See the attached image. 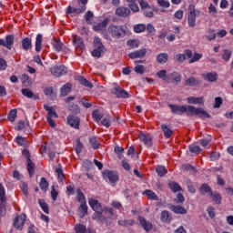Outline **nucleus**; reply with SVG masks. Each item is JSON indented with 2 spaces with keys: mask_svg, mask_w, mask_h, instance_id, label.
I'll use <instances>...</instances> for the list:
<instances>
[{
  "mask_svg": "<svg viewBox=\"0 0 233 233\" xmlns=\"http://www.w3.org/2000/svg\"><path fill=\"white\" fill-rule=\"evenodd\" d=\"M88 203L91 208L95 211V214L92 216V219L100 225L108 227V225L111 224L110 219H112V216H114V209L110 208H103L101 203L94 198H89Z\"/></svg>",
  "mask_w": 233,
  "mask_h": 233,
  "instance_id": "nucleus-1",
  "label": "nucleus"
},
{
  "mask_svg": "<svg viewBox=\"0 0 233 233\" xmlns=\"http://www.w3.org/2000/svg\"><path fill=\"white\" fill-rule=\"evenodd\" d=\"M172 114L177 116H183L187 113V116H198L200 119L210 118V114H208L203 107H195L194 106H177L174 104L168 105Z\"/></svg>",
  "mask_w": 233,
  "mask_h": 233,
  "instance_id": "nucleus-2",
  "label": "nucleus"
},
{
  "mask_svg": "<svg viewBox=\"0 0 233 233\" xmlns=\"http://www.w3.org/2000/svg\"><path fill=\"white\" fill-rule=\"evenodd\" d=\"M108 32L112 37H123L127 34V29H125L124 25H111L108 26Z\"/></svg>",
  "mask_w": 233,
  "mask_h": 233,
  "instance_id": "nucleus-3",
  "label": "nucleus"
},
{
  "mask_svg": "<svg viewBox=\"0 0 233 233\" xmlns=\"http://www.w3.org/2000/svg\"><path fill=\"white\" fill-rule=\"evenodd\" d=\"M5 191V187L3 184H0V217L5 218L6 216V197Z\"/></svg>",
  "mask_w": 233,
  "mask_h": 233,
  "instance_id": "nucleus-4",
  "label": "nucleus"
},
{
  "mask_svg": "<svg viewBox=\"0 0 233 233\" xmlns=\"http://www.w3.org/2000/svg\"><path fill=\"white\" fill-rule=\"evenodd\" d=\"M139 5L142 10L144 11V15H146V17H152L154 15V12H157V8L151 7L150 5H148V2L147 1H140Z\"/></svg>",
  "mask_w": 233,
  "mask_h": 233,
  "instance_id": "nucleus-5",
  "label": "nucleus"
},
{
  "mask_svg": "<svg viewBox=\"0 0 233 233\" xmlns=\"http://www.w3.org/2000/svg\"><path fill=\"white\" fill-rule=\"evenodd\" d=\"M50 72L55 77H61V76L66 75L68 69L65 66H55L50 68Z\"/></svg>",
  "mask_w": 233,
  "mask_h": 233,
  "instance_id": "nucleus-6",
  "label": "nucleus"
},
{
  "mask_svg": "<svg viewBox=\"0 0 233 233\" xmlns=\"http://www.w3.org/2000/svg\"><path fill=\"white\" fill-rule=\"evenodd\" d=\"M111 94L116 96V97H117L118 99H127V98L130 97V95L127 92V90H125L119 86L114 87L111 90Z\"/></svg>",
  "mask_w": 233,
  "mask_h": 233,
  "instance_id": "nucleus-7",
  "label": "nucleus"
},
{
  "mask_svg": "<svg viewBox=\"0 0 233 233\" xmlns=\"http://www.w3.org/2000/svg\"><path fill=\"white\" fill-rule=\"evenodd\" d=\"M181 79H183L181 74L173 71L171 74L167 75V78H165L164 81L166 83H170V81H172L175 85H177L181 82Z\"/></svg>",
  "mask_w": 233,
  "mask_h": 233,
  "instance_id": "nucleus-8",
  "label": "nucleus"
},
{
  "mask_svg": "<svg viewBox=\"0 0 233 233\" xmlns=\"http://www.w3.org/2000/svg\"><path fill=\"white\" fill-rule=\"evenodd\" d=\"M185 54L187 57V59H189V63H197V61H199V59H201V57H203L202 54L199 53H194L192 54V51L190 49L185 50Z\"/></svg>",
  "mask_w": 233,
  "mask_h": 233,
  "instance_id": "nucleus-9",
  "label": "nucleus"
},
{
  "mask_svg": "<svg viewBox=\"0 0 233 233\" xmlns=\"http://www.w3.org/2000/svg\"><path fill=\"white\" fill-rule=\"evenodd\" d=\"M14 35H8L5 39H0V46H5L8 50H12V45H14Z\"/></svg>",
  "mask_w": 233,
  "mask_h": 233,
  "instance_id": "nucleus-10",
  "label": "nucleus"
},
{
  "mask_svg": "<svg viewBox=\"0 0 233 233\" xmlns=\"http://www.w3.org/2000/svg\"><path fill=\"white\" fill-rule=\"evenodd\" d=\"M139 139L141 143H144V145L147 147V148H152V136L140 132Z\"/></svg>",
  "mask_w": 233,
  "mask_h": 233,
  "instance_id": "nucleus-11",
  "label": "nucleus"
},
{
  "mask_svg": "<svg viewBox=\"0 0 233 233\" xmlns=\"http://www.w3.org/2000/svg\"><path fill=\"white\" fill-rule=\"evenodd\" d=\"M25 222H26V215L22 214L18 217H15L14 221V226L15 227V228H18L19 230H21V228H23V226L25 225Z\"/></svg>",
  "mask_w": 233,
  "mask_h": 233,
  "instance_id": "nucleus-12",
  "label": "nucleus"
},
{
  "mask_svg": "<svg viewBox=\"0 0 233 233\" xmlns=\"http://www.w3.org/2000/svg\"><path fill=\"white\" fill-rule=\"evenodd\" d=\"M67 123L72 128L79 129L80 120L79 117L74 115H70L67 116Z\"/></svg>",
  "mask_w": 233,
  "mask_h": 233,
  "instance_id": "nucleus-13",
  "label": "nucleus"
},
{
  "mask_svg": "<svg viewBox=\"0 0 233 233\" xmlns=\"http://www.w3.org/2000/svg\"><path fill=\"white\" fill-rule=\"evenodd\" d=\"M104 176L109 179L111 183H116V181H118L119 177L117 176V173L116 171L108 170L106 169L104 171Z\"/></svg>",
  "mask_w": 233,
  "mask_h": 233,
  "instance_id": "nucleus-14",
  "label": "nucleus"
},
{
  "mask_svg": "<svg viewBox=\"0 0 233 233\" xmlns=\"http://www.w3.org/2000/svg\"><path fill=\"white\" fill-rule=\"evenodd\" d=\"M145 56H147V50L145 48L128 54L130 59H137L139 57H145Z\"/></svg>",
  "mask_w": 233,
  "mask_h": 233,
  "instance_id": "nucleus-15",
  "label": "nucleus"
},
{
  "mask_svg": "<svg viewBox=\"0 0 233 233\" xmlns=\"http://www.w3.org/2000/svg\"><path fill=\"white\" fill-rule=\"evenodd\" d=\"M88 215V206H86V202H82L78 208V216L81 219L85 218V216Z\"/></svg>",
  "mask_w": 233,
  "mask_h": 233,
  "instance_id": "nucleus-16",
  "label": "nucleus"
},
{
  "mask_svg": "<svg viewBox=\"0 0 233 233\" xmlns=\"http://www.w3.org/2000/svg\"><path fill=\"white\" fill-rule=\"evenodd\" d=\"M116 15H118V17H127V15H130V9H128V7L120 6L116 10Z\"/></svg>",
  "mask_w": 233,
  "mask_h": 233,
  "instance_id": "nucleus-17",
  "label": "nucleus"
},
{
  "mask_svg": "<svg viewBox=\"0 0 233 233\" xmlns=\"http://www.w3.org/2000/svg\"><path fill=\"white\" fill-rule=\"evenodd\" d=\"M72 92V84L66 83L60 88V96L62 97H66L67 95Z\"/></svg>",
  "mask_w": 233,
  "mask_h": 233,
  "instance_id": "nucleus-18",
  "label": "nucleus"
},
{
  "mask_svg": "<svg viewBox=\"0 0 233 233\" xmlns=\"http://www.w3.org/2000/svg\"><path fill=\"white\" fill-rule=\"evenodd\" d=\"M199 192L201 196H210L212 194V187H209L208 184L204 183L199 187Z\"/></svg>",
  "mask_w": 233,
  "mask_h": 233,
  "instance_id": "nucleus-19",
  "label": "nucleus"
},
{
  "mask_svg": "<svg viewBox=\"0 0 233 233\" xmlns=\"http://www.w3.org/2000/svg\"><path fill=\"white\" fill-rule=\"evenodd\" d=\"M202 77L205 81L208 83H216L218 81V73H208L202 75Z\"/></svg>",
  "mask_w": 233,
  "mask_h": 233,
  "instance_id": "nucleus-20",
  "label": "nucleus"
},
{
  "mask_svg": "<svg viewBox=\"0 0 233 233\" xmlns=\"http://www.w3.org/2000/svg\"><path fill=\"white\" fill-rule=\"evenodd\" d=\"M21 93L28 99H34L35 101L39 99V96H37L35 94H34V92H32V90L28 88L21 89Z\"/></svg>",
  "mask_w": 233,
  "mask_h": 233,
  "instance_id": "nucleus-21",
  "label": "nucleus"
},
{
  "mask_svg": "<svg viewBox=\"0 0 233 233\" xmlns=\"http://www.w3.org/2000/svg\"><path fill=\"white\" fill-rule=\"evenodd\" d=\"M187 103H189V105H205L203 96H198V97L189 96L187 97Z\"/></svg>",
  "mask_w": 233,
  "mask_h": 233,
  "instance_id": "nucleus-22",
  "label": "nucleus"
},
{
  "mask_svg": "<svg viewBox=\"0 0 233 233\" xmlns=\"http://www.w3.org/2000/svg\"><path fill=\"white\" fill-rule=\"evenodd\" d=\"M140 225L143 227L144 230L147 232H150L152 230V223L147 221V219L143 217L139 218Z\"/></svg>",
  "mask_w": 233,
  "mask_h": 233,
  "instance_id": "nucleus-23",
  "label": "nucleus"
},
{
  "mask_svg": "<svg viewBox=\"0 0 233 233\" xmlns=\"http://www.w3.org/2000/svg\"><path fill=\"white\" fill-rule=\"evenodd\" d=\"M67 110H69V112H72V114H74L75 116H77V114H81V107H79V106L77 104H69L66 106Z\"/></svg>",
  "mask_w": 233,
  "mask_h": 233,
  "instance_id": "nucleus-24",
  "label": "nucleus"
},
{
  "mask_svg": "<svg viewBox=\"0 0 233 233\" xmlns=\"http://www.w3.org/2000/svg\"><path fill=\"white\" fill-rule=\"evenodd\" d=\"M160 219L163 223H170V221H172V214L167 210H163L161 212Z\"/></svg>",
  "mask_w": 233,
  "mask_h": 233,
  "instance_id": "nucleus-25",
  "label": "nucleus"
},
{
  "mask_svg": "<svg viewBox=\"0 0 233 233\" xmlns=\"http://www.w3.org/2000/svg\"><path fill=\"white\" fill-rule=\"evenodd\" d=\"M26 167H27L28 174L30 177H32V176L35 174V164H34V161H32V159L28 158V161L26 162Z\"/></svg>",
  "mask_w": 233,
  "mask_h": 233,
  "instance_id": "nucleus-26",
  "label": "nucleus"
},
{
  "mask_svg": "<svg viewBox=\"0 0 233 233\" xmlns=\"http://www.w3.org/2000/svg\"><path fill=\"white\" fill-rule=\"evenodd\" d=\"M170 210H172V212H174L175 214H181V215H185L187 212V208H183L182 206H174V205L170 207Z\"/></svg>",
  "mask_w": 233,
  "mask_h": 233,
  "instance_id": "nucleus-27",
  "label": "nucleus"
},
{
  "mask_svg": "<svg viewBox=\"0 0 233 233\" xmlns=\"http://www.w3.org/2000/svg\"><path fill=\"white\" fill-rule=\"evenodd\" d=\"M66 14H71L73 15H76V14H83L85 13V8L83 9H77V7H74L72 5H69L66 10Z\"/></svg>",
  "mask_w": 233,
  "mask_h": 233,
  "instance_id": "nucleus-28",
  "label": "nucleus"
},
{
  "mask_svg": "<svg viewBox=\"0 0 233 233\" xmlns=\"http://www.w3.org/2000/svg\"><path fill=\"white\" fill-rule=\"evenodd\" d=\"M45 110L47 112V117H58L57 113H56V109H54L53 106H50L48 105L44 106Z\"/></svg>",
  "mask_w": 233,
  "mask_h": 233,
  "instance_id": "nucleus-29",
  "label": "nucleus"
},
{
  "mask_svg": "<svg viewBox=\"0 0 233 233\" xmlns=\"http://www.w3.org/2000/svg\"><path fill=\"white\" fill-rule=\"evenodd\" d=\"M185 83L187 86H198V85L201 84V82H199V80L194 76L187 78Z\"/></svg>",
  "mask_w": 233,
  "mask_h": 233,
  "instance_id": "nucleus-30",
  "label": "nucleus"
},
{
  "mask_svg": "<svg viewBox=\"0 0 233 233\" xmlns=\"http://www.w3.org/2000/svg\"><path fill=\"white\" fill-rule=\"evenodd\" d=\"M73 43L77 48H84L85 46V44L83 43V38H81V36L79 35H73Z\"/></svg>",
  "mask_w": 233,
  "mask_h": 233,
  "instance_id": "nucleus-31",
  "label": "nucleus"
},
{
  "mask_svg": "<svg viewBox=\"0 0 233 233\" xmlns=\"http://www.w3.org/2000/svg\"><path fill=\"white\" fill-rule=\"evenodd\" d=\"M209 198L212 199V201L214 203H216L217 205H221V194L218 193V192H212L211 191V194L209 195Z\"/></svg>",
  "mask_w": 233,
  "mask_h": 233,
  "instance_id": "nucleus-32",
  "label": "nucleus"
},
{
  "mask_svg": "<svg viewBox=\"0 0 233 233\" xmlns=\"http://www.w3.org/2000/svg\"><path fill=\"white\" fill-rule=\"evenodd\" d=\"M157 61L159 65H165L167 61H168V54L167 53H160L157 56Z\"/></svg>",
  "mask_w": 233,
  "mask_h": 233,
  "instance_id": "nucleus-33",
  "label": "nucleus"
},
{
  "mask_svg": "<svg viewBox=\"0 0 233 233\" xmlns=\"http://www.w3.org/2000/svg\"><path fill=\"white\" fill-rule=\"evenodd\" d=\"M144 196H147L149 199H152L153 201H159V198L157 197V195H156V193H154V191L150 190V189H147L143 192Z\"/></svg>",
  "mask_w": 233,
  "mask_h": 233,
  "instance_id": "nucleus-34",
  "label": "nucleus"
},
{
  "mask_svg": "<svg viewBox=\"0 0 233 233\" xmlns=\"http://www.w3.org/2000/svg\"><path fill=\"white\" fill-rule=\"evenodd\" d=\"M22 48L28 51L32 48V38L25 37L22 40Z\"/></svg>",
  "mask_w": 233,
  "mask_h": 233,
  "instance_id": "nucleus-35",
  "label": "nucleus"
},
{
  "mask_svg": "<svg viewBox=\"0 0 233 233\" xmlns=\"http://www.w3.org/2000/svg\"><path fill=\"white\" fill-rule=\"evenodd\" d=\"M52 45L56 52H61V50H63V46H65V44H63V42L57 40L56 38L53 39Z\"/></svg>",
  "mask_w": 233,
  "mask_h": 233,
  "instance_id": "nucleus-36",
  "label": "nucleus"
},
{
  "mask_svg": "<svg viewBox=\"0 0 233 233\" xmlns=\"http://www.w3.org/2000/svg\"><path fill=\"white\" fill-rule=\"evenodd\" d=\"M78 82L80 85H83V86H86V88H94V85L92 82L86 80L84 76H79L78 77Z\"/></svg>",
  "mask_w": 233,
  "mask_h": 233,
  "instance_id": "nucleus-37",
  "label": "nucleus"
},
{
  "mask_svg": "<svg viewBox=\"0 0 233 233\" xmlns=\"http://www.w3.org/2000/svg\"><path fill=\"white\" fill-rule=\"evenodd\" d=\"M43 45V35L38 34L35 40V52H41V46Z\"/></svg>",
  "mask_w": 233,
  "mask_h": 233,
  "instance_id": "nucleus-38",
  "label": "nucleus"
},
{
  "mask_svg": "<svg viewBox=\"0 0 233 233\" xmlns=\"http://www.w3.org/2000/svg\"><path fill=\"white\" fill-rule=\"evenodd\" d=\"M186 185L187 187V190L190 194H196V187H194V183H192V180L190 178H186Z\"/></svg>",
  "mask_w": 233,
  "mask_h": 233,
  "instance_id": "nucleus-39",
  "label": "nucleus"
},
{
  "mask_svg": "<svg viewBox=\"0 0 233 233\" xmlns=\"http://www.w3.org/2000/svg\"><path fill=\"white\" fill-rule=\"evenodd\" d=\"M161 130L164 133V137H167V139H168V137H170L172 136V129H170V127H167V125L163 124L161 126Z\"/></svg>",
  "mask_w": 233,
  "mask_h": 233,
  "instance_id": "nucleus-40",
  "label": "nucleus"
},
{
  "mask_svg": "<svg viewBox=\"0 0 233 233\" xmlns=\"http://www.w3.org/2000/svg\"><path fill=\"white\" fill-rule=\"evenodd\" d=\"M180 168L184 172H195V173L198 172L196 167H194V166H192L190 164H183Z\"/></svg>",
  "mask_w": 233,
  "mask_h": 233,
  "instance_id": "nucleus-41",
  "label": "nucleus"
},
{
  "mask_svg": "<svg viewBox=\"0 0 233 233\" xmlns=\"http://www.w3.org/2000/svg\"><path fill=\"white\" fill-rule=\"evenodd\" d=\"M106 25H108V20L105 19L102 22L98 23L96 25L94 26V30L96 32H99V30H103L104 28H106Z\"/></svg>",
  "mask_w": 233,
  "mask_h": 233,
  "instance_id": "nucleus-42",
  "label": "nucleus"
},
{
  "mask_svg": "<svg viewBox=\"0 0 233 233\" xmlns=\"http://www.w3.org/2000/svg\"><path fill=\"white\" fill-rule=\"evenodd\" d=\"M168 187L170 190H172V192H179L183 190V188H181V186H179L177 182H169Z\"/></svg>",
  "mask_w": 233,
  "mask_h": 233,
  "instance_id": "nucleus-43",
  "label": "nucleus"
},
{
  "mask_svg": "<svg viewBox=\"0 0 233 233\" xmlns=\"http://www.w3.org/2000/svg\"><path fill=\"white\" fill-rule=\"evenodd\" d=\"M76 233H88V229H86V227L83 224H77L75 227Z\"/></svg>",
  "mask_w": 233,
  "mask_h": 233,
  "instance_id": "nucleus-44",
  "label": "nucleus"
},
{
  "mask_svg": "<svg viewBox=\"0 0 233 233\" xmlns=\"http://www.w3.org/2000/svg\"><path fill=\"white\" fill-rule=\"evenodd\" d=\"M21 79L24 86H30L32 85V80H30V76H28V75L26 74L22 75Z\"/></svg>",
  "mask_w": 233,
  "mask_h": 233,
  "instance_id": "nucleus-45",
  "label": "nucleus"
},
{
  "mask_svg": "<svg viewBox=\"0 0 233 233\" xmlns=\"http://www.w3.org/2000/svg\"><path fill=\"white\" fill-rule=\"evenodd\" d=\"M187 23L190 28L196 26V15H187Z\"/></svg>",
  "mask_w": 233,
  "mask_h": 233,
  "instance_id": "nucleus-46",
  "label": "nucleus"
},
{
  "mask_svg": "<svg viewBox=\"0 0 233 233\" xmlns=\"http://www.w3.org/2000/svg\"><path fill=\"white\" fill-rule=\"evenodd\" d=\"M134 30L136 34H141V32H145L147 30V25L144 24H138L134 26Z\"/></svg>",
  "mask_w": 233,
  "mask_h": 233,
  "instance_id": "nucleus-47",
  "label": "nucleus"
},
{
  "mask_svg": "<svg viewBox=\"0 0 233 233\" xmlns=\"http://www.w3.org/2000/svg\"><path fill=\"white\" fill-rule=\"evenodd\" d=\"M156 172L157 176H159L160 177H163V176L167 174V168L164 166H158L156 167Z\"/></svg>",
  "mask_w": 233,
  "mask_h": 233,
  "instance_id": "nucleus-48",
  "label": "nucleus"
},
{
  "mask_svg": "<svg viewBox=\"0 0 233 233\" xmlns=\"http://www.w3.org/2000/svg\"><path fill=\"white\" fill-rule=\"evenodd\" d=\"M93 45L95 46V48H102L105 49V46H103V42H101V38L96 36L94 38V42Z\"/></svg>",
  "mask_w": 233,
  "mask_h": 233,
  "instance_id": "nucleus-49",
  "label": "nucleus"
},
{
  "mask_svg": "<svg viewBox=\"0 0 233 233\" xmlns=\"http://www.w3.org/2000/svg\"><path fill=\"white\" fill-rule=\"evenodd\" d=\"M92 117L95 119V121L99 122L101 119H103V115L99 113V109H96L92 113Z\"/></svg>",
  "mask_w": 233,
  "mask_h": 233,
  "instance_id": "nucleus-50",
  "label": "nucleus"
},
{
  "mask_svg": "<svg viewBox=\"0 0 233 233\" xmlns=\"http://www.w3.org/2000/svg\"><path fill=\"white\" fill-rule=\"evenodd\" d=\"M92 19H94V13L87 11L85 15V20L87 25H92Z\"/></svg>",
  "mask_w": 233,
  "mask_h": 233,
  "instance_id": "nucleus-51",
  "label": "nucleus"
},
{
  "mask_svg": "<svg viewBox=\"0 0 233 233\" xmlns=\"http://www.w3.org/2000/svg\"><path fill=\"white\" fill-rule=\"evenodd\" d=\"M7 117L11 123H14V121H15V118L17 117V109H12L9 112Z\"/></svg>",
  "mask_w": 233,
  "mask_h": 233,
  "instance_id": "nucleus-52",
  "label": "nucleus"
},
{
  "mask_svg": "<svg viewBox=\"0 0 233 233\" xmlns=\"http://www.w3.org/2000/svg\"><path fill=\"white\" fill-rule=\"evenodd\" d=\"M89 143L94 150H97V148H99V142H97V138L94 137H89Z\"/></svg>",
  "mask_w": 233,
  "mask_h": 233,
  "instance_id": "nucleus-53",
  "label": "nucleus"
},
{
  "mask_svg": "<svg viewBox=\"0 0 233 233\" xmlns=\"http://www.w3.org/2000/svg\"><path fill=\"white\" fill-rule=\"evenodd\" d=\"M39 185H40L41 190H44V192H46V190L48 189V181L46 180V178L42 177Z\"/></svg>",
  "mask_w": 233,
  "mask_h": 233,
  "instance_id": "nucleus-54",
  "label": "nucleus"
},
{
  "mask_svg": "<svg viewBox=\"0 0 233 233\" xmlns=\"http://www.w3.org/2000/svg\"><path fill=\"white\" fill-rule=\"evenodd\" d=\"M77 199L80 203H86V198L81 189H76Z\"/></svg>",
  "mask_w": 233,
  "mask_h": 233,
  "instance_id": "nucleus-55",
  "label": "nucleus"
},
{
  "mask_svg": "<svg viewBox=\"0 0 233 233\" xmlns=\"http://www.w3.org/2000/svg\"><path fill=\"white\" fill-rule=\"evenodd\" d=\"M223 55H222V59L224 61H230V57H232V51L228 50V49H224L223 51Z\"/></svg>",
  "mask_w": 233,
  "mask_h": 233,
  "instance_id": "nucleus-56",
  "label": "nucleus"
},
{
  "mask_svg": "<svg viewBox=\"0 0 233 233\" xmlns=\"http://www.w3.org/2000/svg\"><path fill=\"white\" fill-rule=\"evenodd\" d=\"M208 35H206V39H208V41H214V39H216V33L214 31V29H208Z\"/></svg>",
  "mask_w": 233,
  "mask_h": 233,
  "instance_id": "nucleus-57",
  "label": "nucleus"
},
{
  "mask_svg": "<svg viewBox=\"0 0 233 233\" xmlns=\"http://www.w3.org/2000/svg\"><path fill=\"white\" fill-rule=\"evenodd\" d=\"M174 59L177 63H185V60L187 59V55L185 53L178 54L175 56Z\"/></svg>",
  "mask_w": 233,
  "mask_h": 233,
  "instance_id": "nucleus-58",
  "label": "nucleus"
},
{
  "mask_svg": "<svg viewBox=\"0 0 233 233\" xmlns=\"http://www.w3.org/2000/svg\"><path fill=\"white\" fill-rule=\"evenodd\" d=\"M118 225L120 227H132L134 220H118Z\"/></svg>",
  "mask_w": 233,
  "mask_h": 233,
  "instance_id": "nucleus-59",
  "label": "nucleus"
},
{
  "mask_svg": "<svg viewBox=\"0 0 233 233\" xmlns=\"http://www.w3.org/2000/svg\"><path fill=\"white\" fill-rule=\"evenodd\" d=\"M85 169L88 172V170H92L94 168V164L92 163V161L86 159L84 161L83 164Z\"/></svg>",
  "mask_w": 233,
  "mask_h": 233,
  "instance_id": "nucleus-60",
  "label": "nucleus"
},
{
  "mask_svg": "<svg viewBox=\"0 0 233 233\" xmlns=\"http://www.w3.org/2000/svg\"><path fill=\"white\" fill-rule=\"evenodd\" d=\"M104 49L99 47H95V49L91 52L93 57H101V53Z\"/></svg>",
  "mask_w": 233,
  "mask_h": 233,
  "instance_id": "nucleus-61",
  "label": "nucleus"
},
{
  "mask_svg": "<svg viewBox=\"0 0 233 233\" xmlns=\"http://www.w3.org/2000/svg\"><path fill=\"white\" fill-rule=\"evenodd\" d=\"M189 152H191V154H200L201 147H199V146H189Z\"/></svg>",
  "mask_w": 233,
  "mask_h": 233,
  "instance_id": "nucleus-62",
  "label": "nucleus"
},
{
  "mask_svg": "<svg viewBox=\"0 0 233 233\" xmlns=\"http://www.w3.org/2000/svg\"><path fill=\"white\" fill-rule=\"evenodd\" d=\"M29 127L28 121H19L17 124V130L21 131V130H25V127Z\"/></svg>",
  "mask_w": 233,
  "mask_h": 233,
  "instance_id": "nucleus-63",
  "label": "nucleus"
},
{
  "mask_svg": "<svg viewBox=\"0 0 233 233\" xmlns=\"http://www.w3.org/2000/svg\"><path fill=\"white\" fill-rule=\"evenodd\" d=\"M127 46H130L131 48H138L139 47V41H137V40H128L127 41Z\"/></svg>",
  "mask_w": 233,
  "mask_h": 233,
  "instance_id": "nucleus-64",
  "label": "nucleus"
}]
</instances>
